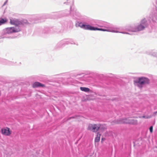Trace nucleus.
<instances>
[{"mask_svg":"<svg viewBox=\"0 0 157 157\" xmlns=\"http://www.w3.org/2000/svg\"><path fill=\"white\" fill-rule=\"evenodd\" d=\"M147 26V20L145 18L142 19L139 25L136 29H134L133 26L129 25L126 27L125 29L128 31H130L133 32L137 31H140L144 29Z\"/></svg>","mask_w":157,"mask_h":157,"instance_id":"f257e3e1","label":"nucleus"},{"mask_svg":"<svg viewBox=\"0 0 157 157\" xmlns=\"http://www.w3.org/2000/svg\"><path fill=\"white\" fill-rule=\"evenodd\" d=\"M149 83V79L144 76L138 77L134 81V85L140 88H142L144 85L148 84Z\"/></svg>","mask_w":157,"mask_h":157,"instance_id":"f03ea898","label":"nucleus"},{"mask_svg":"<svg viewBox=\"0 0 157 157\" xmlns=\"http://www.w3.org/2000/svg\"><path fill=\"white\" fill-rule=\"evenodd\" d=\"M21 30L20 28L18 27H7L3 30L2 33L4 35L10 34L19 32Z\"/></svg>","mask_w":157,"mask_h":157,"instance_id":"7ed1b4c3","label":"nucleus"},{"mask_svg":"<svg viewBox=\"0 0 157 157\" xmlns=\"http://www.w3.org/2000/svg\"><path fill=\"white\" fill-rule=\"evenodd\" d=\"M78 26L84 29H85L95 30V28L92 26L86 24L85 23L82 22L78 23Z\"/></svg>","mask_w":157,"mask_h":157,"instance_id":"20e7f679","label":"nucleus"},{"mask_svg":"<svg viewBox=\"0 0 157 157\" xmlns=\"http://www.w3.org/2000/svg\"><path fill=\"white\" fill-rule=\"evenodd\" d=\"M26 22L27 21L26 20H24V22H23L17 19L13 18L10 19V23L11 25L16 26L17 27L21 25H23L25 23H26Z\"/></svg>","mask_w":157,"mask_h":157,"instance_id":"39448f33","label":"nucleus"},{"mask_svg":"<svg viewBox=\"0 0 157 157\" xmlns=\"http://www.w3.org/2000/svg\"><path fill=\"white\" fill-rule=\"evenodd\" d=\"M100 127V125L95 124H90L88 125L87 129L93 132L97 131Z\"/></svg>","mask_w":157,"mask_h":157,"instance_id":"423d86ee","label":"nucleus"},{"mask_svg":"<svg viewBox=\"0 0 157 157\" xmlns=\"http://www.w3.org/2000/svg\"><path fill=\"white\" fill-rule=\"evenodd\" d=\"M12 131L9 128L5 127L1 130L2 134L5 136H10L12 134Z\"/></svg>","mask_w":157,"mask_h":157,"instance_id":"0eeeda50","label":"nucleus"},{"mask_svg":"<svg viewBox=\"0 0 157 157\" xmlns=\"http://www.w3.org/2000/svg\"><path fill=\"white\" fill-rule=\"evenodd\" d=\"M95 30H99L101 31H107L112 33H121L123 34H128L127 33L124 32H120L118 31L117 30H111V29H99L97 28H95Z\"/></svg>","mask_w":157,"mask_h":157,"instance_id":"6e6552de","label":"nucleus"},{"mask_svg":"<svg viewBox=\"0 0 157 157\" xmlns=\"http://www.w3.org/2000/svg\"><path fill=\"white\" fill-rule=\"evenodd\" d=\"M131 119L129 118L122 119L116 121L115 123L116 124L125 123L130 124Z\"/></svg>","mask_w":157,"mask_h":157,"instance_id":"1a4fd4ad","label":"nucleus"},{"mask_svg":"<svg viewBox=\"0 0 157 157\" xmlns=\"http://www.w3.org/2000/svg\"><path fill=\"white\" fill-rule=\"evenodd\" d=\"M44 85L42 84L40 82H36L33 84L32 86L33 88H36L40 87H44Z\"/></svg>","mask_w":157,"mask_h":157,"instance_id":"9d476101","label":"nucleus"},{"mask_svg":"<svg viewBox=\"0 0 157 157\" xmlns=\"http://www.w3.org/2000/svg\"><path fill=\"white\" fill-rule=\"evenodd\" d=\"M80 90L86 92H88L90 91V90L88 88L81 87L80 88Z\"/></svg>","mask_w":157,"mask_h":157,"instance_id":"9b49d317","label":"nucleus"},{"mask_svg":"<svg viewBox=\"0 0 157 157\" xmlns=\"http://www.w3.org/2000/svg\"><path fill=\"white\" fill-rule=\"evenodd\" d=\"M7 21V20L6 18H0V25L3 24Z\"/></svg>","mask_w":157,"mask_h":157,"instance_id":"f8f14e48","label":"nucleus"},{"mask_svg":"<svg viewBox=\"0 0 157 157\" xmlns=\"http://www.w3.org/2000/svg\"><path fill=\"white\" fill-rule=\"evenodd\" d=\"M100 136L101 134L99 132L97 133L96 137L95 138V140L96 142H98L99 141Z\"/></svg>","mask_w":157,"mask_h":157,"instance_id":"ddd939ff","label":"nucleus"},{"mask_svg":"<svg viewBox=\"0 0 157 157\" xmlns=\"http://www.w3.org/2000/svg\"><path fill=\"white\" fill-rule=\"evenodd\" d=\"M138 124V121L137 120L133 119H131L130 124L133 125H136Z\"/></svg>","mask_w":157,"mask_h":157,"instance_id":"4468645a","label":"nucleus"},{"mask_svg":"<svg viewBox=\"0 0 157 157\" xmlns=\"http://www.w3.org/2000/svg\"><path fill=\"white\" fill-rule=\"evenodd\" d=\"M149 130L151 133H152L153 132V127L151 126L149 128Z\"/></svg>","mask_w":157,"mask_h":157,"instance_id":"2eb2a0df","label":"nucleus"},{"mask_svg":"<svg viewBox=\"0 0 157 157\" xmlns=\"http://www.w3.org/2000/svg\"><path fill=\"white\" fill-rule=\"evenodd\" d=\"M152 55L154 56L157 57V52H153Z\"/></svg>","mask_w":157,"mask_h":157,"instance_id":"dca6fc26","label":"nucleus"},{"mask_svg":"<svg viewBox=\"0 0 157 157\" xmlns=\"http://www.w3.org/2000/svg\"><path fill=\"white\" fill-rule=\"evenodd\" d=\"M151 117H147V116H143L141 117H143V118H150Z\"/></svg>","mask_w":157,"mask_h":157,"instance_id":"f3484780","label":"nucleus"},{"mask_svg":"<svg viewBox=\"0 0 157 157\" xmlns=\"http://www.w3.org/2000/svg\"><path fill=\"white\" fill-rule=\"evenodd\" d=\"M155 113H157V112H155Z\"/></svg>","mask_w":157,"mask_h":157,"instance_id":"a211bd4d","label":"nucleus"},{"mask_svg":"<svg viewBox=\"0 0 157 157\" xmlns=\"http://www.w3.org/2000/svg\"><path fill=\"white\" fill-rule=\"evenodd\" d=\"M77 25V23L76 24V26Z\"/></svg>","mask_w":157,"mask_h":157,"instance_id":"6ab92c4d","label":"nucleus"}]
</instances>
